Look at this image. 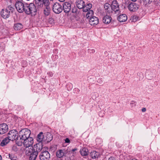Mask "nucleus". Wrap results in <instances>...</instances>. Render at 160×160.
Segmentation results:
<instances>
[{"label":"nucleus","mask_w":160,"mask_h":160,"mask_svg":"<svg viewBox=\"0 0 160 160\" xmlns=\"http://www.w3.org/2000/svg\"><path fill=\"white\" fill-rule=\"evenodd\" d=\"M31 133V131L28 129H24L19 131L17 138L16 144L18 146H21L23 140L30 137Z\"/></svg>","instance_id":"1"},{"label":"nucleus","mask_w":160,"mask_h":160,"mask_svg":"<svg viewBox=\"0 0 160 160\" xmlns=\"http://www.w3.org/2000/svg\"><path fill=\"white\" fill-rule=\"evenodd\" d=\"M26 9L25 12L27 14H31L32 16H35L37 13L36 6L33 3H30L29 4H26Z\"/></svg>","instance_id":"2"},{"label":"nucleus","mask_w":160,"mask_h":160,"mask_svg":"<svg viewBox=\"0 0 160 160\" xmlns=\"http://www.w3.org/2000/svg\"><path fill=\"white\" fill-rule=\"evenodd\" d=\"M14 8L11 6H9L6 8L2 9L1 11V16L4 18H8L10 16L11 12H13Z\"/></svg>","instance_id":"3"},{"label":"nucleus","mask_w":160,"mask_h":160,"mask_svg":"<svg viewBox=\"0 0 160 160\" xmlns=\"http://www.w3.org/2000/svg\"><path fill=\"white\" fill-rule=\"evenodd\" d=\"M125 4L128 5L129 10L131 11L135 12L137 10L139 7V5L134 2H131L129 4V0H125Z\"/></svg>","instance_id":"4"},{"label":"nucleus","mask_w":160,"mask_h":160,"mask_svg":"<svg viewBox=\"0 0 160 160\" xmlns=\"http://www.w3.org/2000/svg\"><path fill=\"white\" fill-rule=\"evenodd\" d=\"M26 5L24 3L20 1H18L16 2L15 6L17 11L19 12H22L24 11L25 12L26 9Z\"/></svg>","instance_id":"5"},{"label":"nucleus","mask_w":160,"mask_h":160,"mask_svg":"<svg viewBox=\"0 0 160 160\" xmlns=\"http://www.w3.org/2000/svg\"><path fill=\"white\" fill-rule=\"evenodd\" d=\"M18 132L15 130H12L10 131L8 134V137L11 141H13L17 140V138L18 136Z\"/></svg>","instance_id":"6"},{"label":"nucleus","mask_w":160,"mask_h":160,"mask_svg":"<svg viewBox=\"0 0 160 160\" xmlns=\"http://www.w3.org/2000/svg\"><path fill=\"white\" fill-rule=\"evenodd\" d=\"M36 6L38 8L42 7L43 5H49V0H34Z\"/></svg>","instance_id":"7"},{"label":"nucleus","mask_w":160,"mask_h":160,"mask_svg":"<svg viewBox=\"0 0 160 160\" xmlns=\"http://www.w3.org/2000/svg\"><path fill=\"white\" fill-rule=\"evenodd\" d=\"M52 10L56 13L59 14L62 11V7L59 3L56 2L53 5Z\"/></svg>","instance_id":"8"},{"label":"nucleus","mask_w":160,"mask_h":160,"mask_svg":"<svg viewBox=\"0 0 160 160\" xmlns=\"http://www.w3.org/2000/svg\"><path fill=\"white\" fill-rule=\"evenodd\" d=\"M22 144L25 148L31 147L33 143V139L31 137H29L23 140Z\"/></svg>","instance_id":"9"},{"label":"nucleus","mask_w":160,"mask_h":160,"mask_svg":"<svg viewBox=\"0 0 160 160\" xmlns=\"http://www.w3.org/2000/svg\"><path fill=\"white\" fill-rule=\"evenodd\" d=\"M50 155L49 152L46 151L42 152L39 155L40 160H49Z\"/></svg>","instance_id":"10"},{"label":"nucleus","mask_w":160,"mask_h":160,"mask_svg":"<svg viewBox=\"0 0 160 160\" xmlns=\"http://www.w3.org/2000/svg\"><path fill=\"white\" fill-rule=\"evenodd\" d=\"M111 7L112 10L114 11L116 13L119 14L120 13L119 6L117 1L113 2Z\"/></svg>","instance_id":"11"},{"label":"nucleus","mask_w":160,"mask_h":160,"mask_svg":"<svg viewBox=\"0 0 160 160\" xmlns=\"http://www.w3.org/2000/svg\"><path fill=\"white\" fill-rule=\"evenodd\" d=\"M62 7L64 12L65 13L69 12L71 9V5L68 2H64Z\"/></svg>","instance_id":"12"},{"label":"nucleus","mask_w":160,"mask_h":160,"mask_svg":"<svg viewBox=\"0 0 160 160\" xmlns=\"http://www.w3.org/2000/svg\"><path fill=\"white\" fill-rule=\"evenodd\" d=\"M8 130V126L5 123L0 124V134L6 133Z\"/></svg>","instance_id":"13"},{"label":"nucleus","mask_w":160,"mask_h":160,"mask_svg":"<svg viewBox=\"0 0 160 160\" xmlns=\"http://www.w3.org/2000/svg\"><path fill=\"white\" fill-rule=\"evenodd\" d=\"M105 12L107 14H109L112 12V8L111 5L108 3H105L104 5Z\"/></svg>","instance_id":"14"},{"label":"nucleus","mask_w":160,"mask_h":160,"mask_svg":"<svg viewBox=\"0 0 160 160\" xmlns=\"http://www.w3.org/2000/svg\"><path fill=\"white\" fill-rule=\"evenodd\" d=\"M33 148L34 151L37 152V153L38 154V152H40L42 149V143H38L34 145Z\"/></svg>","instance_id":"15"},{"label":"nucleus","mask_w":160,"mask_h":160,"mask_svg":"<svg viewBox=\"0 0 160 160\" xmlns=\"http://www.w3.org/2000/svg\"><path fill=\"white\" fill-rule=\"evenodd\" d=\"M89 23L91 25H97L99 23V20L98 18L93 16L89 19Z\"/></svg>","instance_id":"16"},{"label":"nucleus","mask_w":160,"mask_h":160,"mask_svg":"<svg viewBox=\"0 0 160 160\" xmlns=\"http://www.w3.org/2000/svg\"><path fill=\"white\" fill-rule=\"evenodd\" d=\"M107 14L104 16L102 18V22L105 24H109L111 22L112 19L111 16Z\"/></svg>","instance_id":"17"},{"label":"nucleus","mask_w":160,"mask_h":160,"mask_svg":"<svg viewBox=\"0 0 160 160\" xmlns=\"http://www.w3.org/2000/svg\"><path fill=\"white\" fill-rule=\"evenodd\" d=\"M51 8L49 7V5H44L43 7V13L45 16H48L49 15Z\"/></svg>","instance_id":"18"},{"label":"nucleus","mask_w":160,"mask_h":160,"mask_svg":"<svg viewBox=\"0 0 160 160\" xmlns=\"http://www.w3.org/2000/svg\"><path fill=\"white\" fill-rule=\"evenodd\" d=\"M84 4V2L82 0H77L76 2V4L79 9H83Z\"/></svg>","instance_id":"19"},{"label":"nucleus","mask_w":160,"mask_h":160,"mask_svg":"<svg viewBox=\"0 0 160 160\" xmlns=\"http://www.w3.org/2000/svg\"><path fill=\"white\" fill-rule=\"evenodd\" d=\"M127 16L125 14L120 15L118 18V20L120 22H123L127 20Z\"/></svg>","instance_id":"20"},{"label":"nucleus","mask_w":160,"mask_h":160,"mask_svg":"<svg viewBox=\"0 0 160 160\" xmlns=\"http://www.w3.org/2000/svg\"><path fill=\"white\" fill-rule=\"evenodd\" d=\"M25 153L26 155L29 156L34 152L33 148L31 147L25 148Z\"/></svg>","instance_id":"21"},{"label":"nucleus","mask_w":160,"mask_h":160,"mask_svg":"<svg viewBox=\"0 0 160 160\" xmlns=\"http://www.w3.org/2000/svg\"><path fill=\"white\" fill-rule=\"evenodd\" d=\"M90 155L92 159H95L98 158L99 157V153L98 152L93 151L90 152Z\"/></svg>","instance_id":"22"},{"label":"nucleus","mask_w":160,"mask_h":160,"mask_svg":"<svg viewBox=\"0 0 160 160\" xmlns=\"http://www.w3.org/2000/svg\"><path fill=\"white\" fill-rule=\"evenodd\" d=\"M92 6V4L90 3H87L86 4H84L82 11L83 12H88L90 10Z\"/></svg>","instance_id":"23"},{"label":"nucleus","mask_w":160,"mask_h":160,"mask_svg":"<svg viewBox=\"0 0 160 160\" xmlns=\"http://www.w3.org/2000/svg\"><path fill=\"white\" fill-rule=\"evenodd\" d=\"M23 28L22 25L20 23H16L13 26V28L14 30L16 31H18L21 30Z\"/></svg>","instance_id":"24"},{"label":"nucleus","mask_w":160,"mask_h":160,"mask_svg":"<svg viewBox=\"0 0 160 160\" xmlns=\"http://www.w3.org/2000/svg\"><path fill=\"white\" fill-rule=\"evenodd\" d=\"M56 155L58 157L60 158L65 155V152H63L62 149L59 150L57 152Z\"/></svg>","instance_id":"25"},{"label":"nucleus","mask_w":160,"mask_h":160,"mask_svg":"<svg viewBox=\"0 0 160 160\" xmlns=\"http://www.w3.org/2000/svg\"><path fill=\"white\" fill-rule=\"evenodd\" d=\"M81 155L82 156H86L88 154V150L86 148H83L80 151Z\"/></svg>","instance_id":"26"},{"label":"nucleus","mask_w":160,"mask_h":160,"mask_svg":"<svg viewBox=\"0 0 160 160\" xmlns=\"http://www.w3.org/2000/svg\"><path fill=\"white\" fill-rule=\"evenodd\" d=\"M10 140L8 138L6 137L4 138L0 143V145L2 147L8 144Z\"/></svg>","instance_id":"27"},{"label":"nucleus","mask_w":160,"mask_h":160,"mask_svg":"<svg viewBox=\"0 0 160 160\" xmlns=\"http://www.w3.org/2000/svg\"><path fill=\"white\" fill-rule=\"evenodd\" d=\"M37 140L39 142H41L43 140H44V136L42 132H40L37 136Z\"/></svg>","instance_id":"28"},{"label":"nucleus","mask_w":160,"mask_h":160,"mask_svg":"<svg viewBox=\"0 0 160 160\" xmlns=\"http://www.w3.org/2000/svg\"><path fill=\"white\" fill-rule=\"evenodd\" d=\"M38 154L36 152H33L29 156V160H35Z\"/></svg>","instance_id":"29"},{"label":"nucleus","mask_w":160,"mask_h":160,"mask_svg":"<svg viewBox=\"0 0 160 160\" xmlns=\"http://www.w3.org/2000/svg\"><path fill=\"white\" fill-rule=\"evenodd\" d=\"M88 12L86 15V17L87 19H89L92 17H93V12L92 10H90Z\"/></svg>","instance_id":"30"},{"label":"nucleus","mask_w":160,"mask_h":160,"mask_svg":"<svg viewBox=\"0 0 160 160\" xmlns=\"http://www.w3.org/2000/svg\"><path fill=\"white\" fill-rule=\"evenodd\" d=\"M46 137V140L47 142H50L52 139V136L50 133L48 132Z\"/></svg>","instance_id":"31"},{"label":"nucleus","mask_w":160,"mask_h":160,"mask_svg":"<svg viewBox=\"0 0 160 160\" xmlns=\"http://www.w3.org/2000/svg\"><path fill=\"white\" fill-rule=\"evenodd\" d=\"M9 157L11 160H16L17 158L15 155L12 153L9 154Z\"/></svg>","instance_id":"32"},{"label":"nucleus","mask_w":160,"mask_h":160,"mask_svg":"<svg viewBox=\"0 0 160 160\" xmlns=\"http://www.w3.org/2000/svg\"><path fill=\"white\" fill-rule=\"evenodd\" d=\"M152 2V0H143V3L144 5L146 6L151 3Z\"/></svg>","instance_id":"33"},{"label":"nucleus","mask_w":160,"mask_h":160,"mask_svg":"<svg viewBox=\"0 0 160 160\" xmlns=\"http://www.w3.org/2000/svg\"><path fill=\"white\" fill-rule=\"evenodd\" d=\"M137 18L136 16H132L131 17V20L132 22H135L137 20Z\"/></svg>","instance_id":"34"},{"label":"nucleus","mask_w":160,"mask_h":160,"mask_svg":"<svg viewBox=\"0 0 160 160\" xmlns=\"http://www.w3.org/2000/svg\"><path fill=\"white\" fill-rule=\"evenodd\" d=\"M12 149L14 152H17L18 151L19 148L16 145H14L12 147Z\"/></svg>","instance_id":"35"},{"label":"nucleus","mask_w":160,"mask_h":160,"mask_svg":"<svg viewBox=\"0 0 160 160\" xmlns=\"http://www.w3.org/2000/svg\"><path fill=\"white\" fill-rule=\"evenodd\" d=\"M48 22L50 24H52L54 22V20L52 18H49Z\"/></svg>","instance_id":"36"},{"label":"nucleus","mask_w":160,"mask_h":160,"mask_svg":"<svg viewBox=\"0 0 160 160\" xmlns=\"http://www.w3.org/2000/svg\"><path fill=\"white\" fill-rule=\"evenodd\" d=\"M78 12V9L76 8H74L72 9V12L77 13Z\"/></svg>","instance_id":"37"},{"label":"nucleus","mask_w":160,"mask_h":160,"mask_svg":"<svg viewBox=\"0 0 160 160\" xmlns=\"http://www.w3.org/2000/svg\"><path fill=\"white\" fill-rule=\"evenodd\" d=\"M62 150L63 151V152L65 151V155L68 152H70V151L68 150V148H66L64 149H62Z\"/></svg>","instance_id":"38"},{"label":"nucleus","mask_w":160,"mask_h":160,"mask_svg":"<svg viewBox=\"0 0 160 160\" xmlns=\"http://www.w3.org/2000/svg\"><path fill=\"white\" fill-rule=\"evenodd\" d=\"M108 160H116V159L114 157H111L108 159Z\"/></svg>","instance_id":"39"},{"label":"nucleus","mask_w":160,"mask_h":160,"mask_svg":"<svg viewBox=\"0 0 160 160\" xmlns=\"http://www.w3.org/2000/svg\"><path fill=\"white\" fill-rule=\"evenodd\" d=\"M70 140L68 138H66L65 139V142L66 143H69L70 142Z\"/></svg>","instance_id":"40"},{"label":"nucleus","mask_w":160,"mask_h":160,"mask_svg":"<svg viewBox=\"0 0 160 160\" xmlns=\"http://www.w3.org/2000/svg\"><path fill=\"white\" fill-rule=\"evenodd\" d=\"M142 112H145L146 111V108H143L142 109Z\"/></svg>","instance_id":"41"},{"label":"nucleus","mask_w":160,"mask_h":160,"mask_svg":"<svg viewBox=\"0 0 160 160\" xmlns=\"http://www.w3.org/2000/svg\"><path fill=\"white\" fill-rule=\"evenodd\" d=\"M135 102L134 101H132L130 103V104H135Z\"/></svg>","instance_id":"42"},{"label":"nucleus","mask_w":160,"mask_h":160,"mask_svg":"<svg viewBox=\"0 0 160 160\" xmlns=\"http://www.w3.org/2000/svg\"><path fill=\"white\" fill-rule=\"evenodd\" d=\"M77 150V149L75 148V149H72V150H71V151H72V152H74L76 150Z\"/></svg>","instance_id":"43"},{"label":"nucleus","mask_w":160,"mask_h":160,"mask_svg":"<svg viewBox=\"0 0 160 160\" xmlns=\"http://www.w3.org/2000/svg\"><path fill=\"white\" fill-rule=\"evenodd\" d=\"M130 160H138L136 158H133V159H130Z\"/></svg>","instance_id":"44"},{"label":"nucleus","mask_w":160,"mask_h":160,"mask_svg":"<svg viewBox=\"0 0 160 160\" xmlns=\"http://www.w3.org/2000/svg\"><path fill=\"white\" fill-rule=\"evenodd\" d=\"M61 2H63L65 0H59Z\"/></svg>","instance_id":"45"},{"label":"nucleus","mask_w":160,"mask_h":160,"mask_svg":"<svg viewBox=\"0 0 160 160\" xmlns=\"http://www.w3.org/2000/svg\"><path fill=\"white\" fill-rule=\"evenodd\" d=\"M0 160H2V157L1 155H0Z\"/></svg>","instance_id":"46"},{"label":"nucleus","mask_w":160,"mask_h":160,"mask_svg":"<svg viewBox=\"0 0 160 160\" xmlns=\"http://www.w3.org/2000/svg\"><path fill=\"white\" fill-rule=\"evenodd\" d=\"M131 0L133 2H135L137 0Z\"/></svg>","instance_id":"47"},{"label":"nucleus","mask_w":160,"mask_h":160,"mask_svg":"<svg viewBox=\"0 0 160 160\" xmlns=\"http://www.w3.org/2000/svg\"><path fill=\"white\" fill-rule=\"evenodd\" d=\"M93 51H94V52H95V50H93Z\"/></svg>","instance_id":"48"},{"label":"nucleus","mask_w":160,"mask_h":160,"mask_svg":"<svg viewBox=\"0 0 160 160\" xmlns=\"http://www.w3.org/2000/svg\"><path fill=\"white\" fill-rule=\"evenodd\" d=\"M50 0L51 1H52L53 0Z\"/></svg>","instance_id":"49"},{"label":"nucleus","mask_w":160,"mask_h":160,"mask_svg":"<svg viewBox=\"0 0 160 160\" xmlns=\"http://www.w3.org/2000/svg\"><path fill=\"white\" fill-rule=\"evenodd\" d=\"M155 160V159H153V160Z\"/></svg>","instance_id":"50"}]
</instances>
